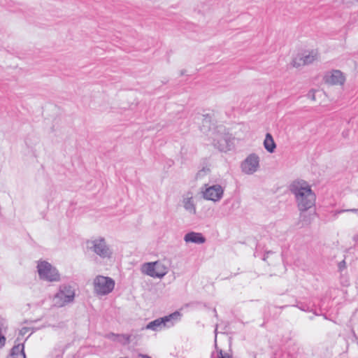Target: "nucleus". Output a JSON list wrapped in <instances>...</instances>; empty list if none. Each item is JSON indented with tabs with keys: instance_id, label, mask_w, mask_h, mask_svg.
Here are the masks:
<instances>
[{
	"instance_id": "obj_30",
	"label": "nucleus",
	"mask_w": 358,
	"mask_h": 358,
	"mask_svg": "<svg viewBox=\"0 0 358 358\" xmlns=\"http://www.w3.org/2000/svg\"><path fill=\"white\" fill-rule=\"evenodd\" d=\"M120 358H127V357H120Z\"/></svg>"
},
{
	"instance_id": "obj_4",
	"label": "nucleus",
	"mask_w": 358,
	"mask_h": 358,
	"mask_svg": "<svg viewBox=\"0 0 358 358\" xmlns=\"http://www.w3.org/2000/svg\"><path fill=\"white\" fill-rule=\"evenodd\" d=\"M87 245L91 251L94 252L101 258H110L112 256V250L109 245H108L105 238L103 237L87 241Z\"/></svg>"
},
{
	"instance_id": "obj_19",
	"label": "nucleus",
	"mask_w": 358,
	"mask_h": 358,
	"mask_svg": "<svg viewBox=\"0 0 358 358\" xmlns=\"http://www.w3.org/2000/svg\"><path fill=\"white\" fill-rule=\"evenodd\" d=\"M112 335L115 336H120V335H115L114 334H113ZM120 336H122L124 338V345L129 344L131 342V335L122 334V335H120Z\"/></svg>"
},
{
	"instance_id": "obj_6",
	"label": "nucleus",
	"mask_w": 358,
	"mask_h": 358,
	"mask_svg": "<svg viewBox=\"0 0 358 358\" xmlns=\"http://www.w3.org/2000/svg\"><path fill=\"white\" fill-rule=\"evenodd\" d=\"M37 268L40 278L43 280L57 282L60 279L58 271L48 262H40L38 264Z\"/></svg>"
},
{
	"instance_id": "obj_14",
	"label": "nucleus",
	"mask_w": 358,
	"mask_h": 358,
	"mask_svg": "<svg viewBox=\"0 0 358 358\" xmlns=\"http://www.w3.org/2000/svg\"><path fill=\"white\" fill-rule=\"evenodd\" d=\"M8 358H26L24 344L15 345L12 348Z\"/></svg>"
},
{
	"instance_id": "obj_12",
	"label": "nucleus",
	"mask_w": 358,
	"mask_h": 358,
	"mask_svg": "<svg viewBox=\"0 0 358 358\" xmlns=\"http://www.w3.org/2000/svg\"><path fill=\"white\" fill-rule=\"evenodd\" d=\"M316 57L317 54L313 50L308 52V55L297 57L295 59H294L292 62V65L294 67H299L301 65L311 64L316 59Z\"/></svg>"
},
{
	"instance_id": "obj_17",
	"label": "nucleus",
	"mask_w": 358,
	"mask_h": 358,
	"mask_svg": "<svg viewBox=\"0 0 358 358\" xmlns=\"http://www.w3.org/2000/svg\"><path fill=\"white\" fill-rule=\"evenodd\" d=\"M203 127H207L208 128V130H210V122H211V117L209 114L203 115Z\"/></svg>"
},
{
	"instance_id": "obj_26",
	"label": "nucleus",
	"mask_w": 358,
	"mask_h": 358,
	"mask_svg": "<svg viewBox=\"0 0 358 358\" xmlns=\"http://www.w3.org/2000/svg\"><path fill=\"white\" fill-rule=\"evenodd\" d=\"M345 211L346 212H353L358 215V209H357V208H351V209H347V210H343V212H345Z\"/></svg>"
},
{
	"instance_id": "obj_11",
	"label": "nucleus",
	"mask_w": 358,
	"mask_h": 358,
	"mask_svg": "<svg viewBox=\"0 0 358 358\" xmlns=\"http://www.w3.org/2000/svg\"><path fill=\"white\" fill-rule=\"evenodd\" d=\"M213 145L221 152H227L231 150V141L226 135H220L213 139Z\"/></svg>"
},
{
	"instance_id": "obj_7",
	"label": "nucleus",
	"mask_w": 358,
	"mask_h": 358,
	"mask_svg": "<svg viewBox=\"0 0 358 358\" xmlns=\"http://www.w3.org/2000/svg\"><path fill=\"white\" fill-rule=\"evenodd\" d=\"M201 193L204 199L217 202L222 198L224 189L220 185H206V188L202 189Z\"/></svg>"
},
{
	"instance_id": "obj_31",
	"label": "nucleus",
	"mask_w": 358,
	"mask_h": 358,
	"mask_svg": "<svg viewBox=\"0 0 358 358\" xmlns=\"http://www.w3.org/2000/svg\"><path fill=\"white\" fill-rule=\"evenodd\" d=\"M254 358H256V357H255V356H254Z\"/></svg>"
},
{
	"instance_id": "obj_22",
	"label": "nucleus",
	"mask_w": 358,
	"mask_h": 358,
	"mask_svg": "<svg viewBox=\"0 0 358 358\" xmlns=\"http://www.w3.org/2000/svg\"><path fill=\"white\" fill-rule=\"evenodd\" d=\"M218 357L219 358H232L231 356H230L229 354H227V353L223 354L222 350H220Z\"/></svg>"
},
{
	"instance_id": "obj_24",
	"label": "nucleus",
	"mask_w": 358,
	"mask_h": 358,
	"mask_svg": "<svg viewBox=\"0 0 358 358\" xmlns=\"http://www.w3.org/2000/svg\"><path fill=\"white\" fill-rule=\"evenodd\" d=\"M299 309L303 311H308V308L306 305L304 304H298L296 306Z\"/></svg>"
},
{
	"instance_id": "obj_2",
	"label": "nucleus",
	"mask_w": 358,
	"mask_h": 358,
	"mask_svg": "<svg viewBox=\"0 0 358 358\" xmlns=\"http://www.w3.org/2000/svg\"><path fill=\"white\" fill-rule=\"evenodd\" d=\"M181 313L179 311H175L168 315L159 317L150 322L142 329H150L154 331H158L164 328H171L181 320Z\"/></svg>"
},
{
	"instance_id": "obj_5",
	"label": "nucleus",
	"mask_w": 358,
	"mask_h": 358,
	"mask_svg": "<svg viewBox=\"0 0 358 358\" xmlns=\"http://www.w3.org/2000/svg\"><path fill=\"white\" fill-rule=\"evenodd\" d=\"M94 291L97 295L104 296L110 293L115 287V281L110 277L97 275L93 282Z\"/></svg>"
},
{
	"instance_id": "obj_10",
	"label": "nucleus",
	"mask_w": 358,
	"mask_h": 358,
	"mask_svg": "<svg viewBox=\"0 0 358 358\" xmlns=\"http://www.w3.org/2000/svg\"><path fill=\"white\" fill-rule=\"evenodd\" d=\"M324 82L331 85H343L345 78L343 73L339 70H333L324 77Z\"/></svg>"
},
{
	"instance_id": "obj_9",
	"label": "nucleus",
	"mask_w": 358,
	"mask_h": 358,
	"mask_svg": "<svg viewBox=\"0 0 358 358\" xmlns=\"http://www.w3.org/2000/svg\"><path fill=\"white\" fill-rule=\"evenodd\" d=\"M156 262L145 263L142 266V271L150 277L162 278L166 274V269L164 268L163 270L156 271Z\"/></svg>"
},
{
	"instance_id": "obj_21",
	"label": "nucleus",
	"mask_w": 358,
	"mask_h": 358,
	"mask_svg": "<svg viewBox=\"0 0 358 358\" xmlns=\"http://www.w3.org/2000/svg\"><path fill=\"white\" fill-rule=\"evenodd\" d=\"M338 266L339 271H343L344 268H345L346 263H345V260H343V261L340 262L338 263Z\"/></svg>"
},
{
	"instance_id": "obj_23",
	"label": "nucleus",
	"mask_w": 358,
	"mask_h": 358,
	"mask_svg": "<svg viewBox=\"0 0 358 358\" xmlns=\"http://www.w3.org/2000/svg\"><path fill=\"white\" fill-rule=\"evenodd\" d=\"M315 90H310V91L308 93L307 96H308V98L311 99L312 100H315Z\"/></svg>"
},
{
	"instance_id": "obj_25",
	"label": "nucleus",
	"mask_w": 358,
	"mask_h": 358,
	"mask_svg": "<svg viewBox=\"0 0 358 358\" xmlns=\"http://www.w3.org/2000/svg\"><path fill=\"white\" fill-rule=\"evenodd\" d=\"M156 262V271H160V270H163L164 268H165L162 264L159 263L158 262Z\"/></svg>"
},
{
	"instance_id": "obj_8",
	"label": "nucleus",
	"mask_w": 358,
	"mask_h": 358,
	"mask_svg": "<svg viewBox=\"0 0 358 358\" xmlns=\"http://www.w3.org/2000/svg\"><path fill=\"white\" fill-rule=\"evenodd\" d=\"M259 166V158L255 154L250 155L242 163V171L247 174H252L257 171Z\"/></svg>"
},
{
	"instance_id": "obj_28",
	"label": "nucleus",
	"mask_w": 358,
	"mask_h": 358,
	"mask_svg": "<svg viewBox=\"0 0 358 358\" xmlns=\"http://www.w3.org/2000/svg\"><path fill=\"white\" fill-rule=\"evenodd\" d=\"M353 240H354L355 241H358V234H357V235L354 236V237H353Z\"/></svg>"
},
{
	"instance_id": "obj_13",
	"label": "nucleus",
	"mask_w": 358,
	"mask_h": 358,
	"mask_svg": "<svg viewBox=\"0 0 358 358\" xmlns=\"http://www.w3.org/2000/svg\"><path fill=\"white\" fill-rule=\"evenodd\" d=\"M206 238L199 232L190 231L184 236V241L186 243H193L196 244H202L206 242Z\"/></svg>"
},
{
	"instance_id": "obj_27",
	"label": "nucleus",
	"mask_w": 358,
	"mask_h": 358,
	"mask_svg": "<svg viewBox=\"0 0 358 358\" xmlns=\"http://www.w3.org/2000/svg\"><path fill=\"white\" fill-rule=\"evenodd\" d=\"M138 357H141V358H152L151 357H150L149 355H144V354H139L138 355Z\"/></svg>"
},
{
	"instance_id": "obj_29",
	"label": "nucleus",
	"mask_w": 358,
	"mask_h": 358,
	"mask_svg": "<svg viewBox=\"0 0 358 358\" xmlns=\"http://www.w3.org/2000/svg\"><path fill=\"white\" fill-rule=\"evenodd\" d=\"M217 327L215 329V340L217 339Z\"/></svg>"
},
{
	"instance_id": "obj_16",
	"label": "nucleus",
	"mask_w": 358,
	"mask_h": 358,
	"mask_svg": "<svg viewBox=\"0 0 358 358\" xmlns=\"http://www.w3.org/2000/svg\"><path fill=\"white\" fill-rule=\"evenodd\" d=\"M183 206L185 209L191 214H196V207L194 203L193 198L187 197L183 199Z\"/></svg>"
},
{
	"instance_id": "obj_1",
	"label": "nucleus",
	"mask_w": 358,
	"mask_h": 358,
	"mask_svg": "<svg viewBox=\"0 0 358 358\" xmlns=\"http://www.w3.org/2000/svg\"><path fill=\"white\" fill-rule=\"evenodd\" d=\"M289 190L295 196L299 210L306 211L315 204V194L306 181H294L289 185Z\"/></svg>"
},
{
	"instance_id": "obj_3",
	"label": "nucleus",
	"mask_w": 358,
	"mask_h": 358,
	"mask_svg": "<svg viewBox=\"0 0 358 358\" xmlns=\"http://www.w3.org/2000/svg\"><path fill=\"white\" fill-rule=\"evenodd\" d=\"M75 289L69 284L59 285L57 292L54 295V306L58 308L64 307L74 301Z\"/></svg>"
},
{
	"instance_id": "obj_15",
	"label": "nucleus",
	"mask_w": 358,
	"mask_h": 358,
	"mask_svg": "<svg viewBox=\"0 0 358 358\" xmlns=\"http://www.w3.org/2000/svg\"><path fill=\"white\" fill-rule=\"evenodd\" d=\"M264 146L265 149L270 153H273L275 151L276 145L274 142L272 135L270 133H267L266 134V137L264 141Z\"/></svg>"
},
{
	"instance_id": "obj_20",
	"label": "nucleus",
	"mask_w": 358,
	"mask_h": 358,
	"mask_svg": "<svg viewBox=\"0 0 358 358\" xmlns=\"http://www.w3.org/2000/svg\"><path fill=\"white\" fill-rule=\"evenodd\" d=\"M30 331V328L29 327H22L20 330V335L21 336H24L26 334H27L29 331Z\"/></svg>"
},
{
	"instance_id": "obj_18",
	"label": "nucleus",
	"mask_w": 358,
	"mask_h": 358,
	"mask_svg": "<svg viewBox=\"0 0 358 358\" xmlns=\"http://www.w3.org/2000/svg\"><path fill=\"white\" fill-rule=\"evenodd\" d=\"M2 326L3 324L0 322V348H3L6 343V337L1 334Z\"/></svg>"
}]
</instances>
